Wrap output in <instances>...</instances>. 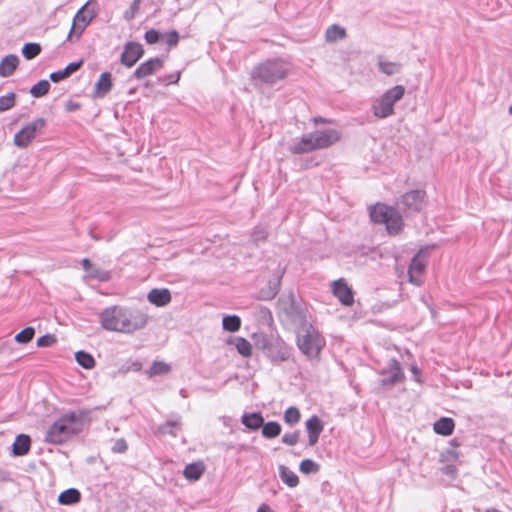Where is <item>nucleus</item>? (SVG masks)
<instances>
[{
	"mask_svg": "<svg viewBox=\"0 0 512 512\" xmlns=\"http://www.w3.org/2000/svg\"><path fill=\"white\" fill-rule=\"evenodd\" d=\"M82 266H83V269L89 274L90 277L96 278V279H98L100 281H106L107 280V277L102 276V275H100L98 273L91 272V269L93 268V264H92V262L89 259H87V258L83 259L82 260Z\"/></svg>",
	"mask_w": 512,
	"mask_h": 512,
	"instance_id": "09e8293b",
	"label": "nucleus"
},
{
	"mask_svg": "<svg viewBox=\"0 0 512 512\" xmlns=\"http://www.w3.org/2000/svg\"><path fill=\"white\" fill-rule=\"evenodd\" d=\"M181 427V417L177 414L171 416L165 423L161 424L157 433L160 435L176 436Z\"/></svg>",
	"mask_w": 512,
	"mask_h": 512,
	"instance_id": "412c9836",
	"label": "nucleus"
},
{
	"mask_svg": "<svg viewBox=\"0 0 512 512\" xmlns=\"http://www.w3.org/2000/svg\"><path fill=\"white\" fill-rule=\"evenodd\" d=\"M345 37H346V30L337 24L330 25L326 29L325 40L327 42L333 43V42H336L337 40L343 39Z\"/></svg>",
	"mask_w": 512,
	"mask_h": 512,
	"instance_id": "7c9ffc66",
	"label": "nucleus"
},
{
	"mask_svg": "<svg viewBox=\"0 0 512 512\" xmlns=\"http://www.w3.org/2000/svg\"><path fill=\"white\" fill-rule=\"evenodd\" d=\"M41 53V46L38 43H26L22 48V54L27 60L34 59Z\"/></svg>",
	"mask_w": 512,
	"mask_h": 512,
	"instance_id": "a19ab883",
	"label": "nucleus"
},
{
	"mask_svg": "<svg viewBox=\"0 0 512 512\" xmlns=\"http://www.w3.org/2000/svg\"><path fill=\"white\" fill-rule=\"evenodd\" d=\"M147 299L151 304H154L157 307H163L171 302V293L166 288H155L148 293Z\"/></svg>",
	"mask_w": 512,
	"mask_h": 512,
	"instance_id": "aec40b11",
	"label": "nucleus"
},
{
	"mask_svg": "<svg viewBox=\"0 0 512 512\" xmlns=\"http://www.w3.org/2000/svg\"><path fill=\"white\" fill-rule=\"evenodd\" d=\"M169 371L170 366L167 363L162 361H154L147 371V375L149 378H152L154 376L167 374Z\"/></svg>",
	"mask_w": 512,
	"mask_h": 512,
	"instance_id": "e433bc0d",
	"label": "nucleus"
},
{
	"mask_svg": "<svg viewBox=\"0 0 512 512\" xmlns=\"http://www.w3.org/2000/svg\"><path fill=\"white\" fill-rule=\"evenodd\" d=\"M340 137V132L335 129L316 130L295 139L288 149L293 154H305L328 148L338 142Z\"/></svg>",
	"mask_w": 512,
	"mask_h": 512,
	"instance_id": "7ed1b4c3",
	"label": "nucleus"
},
{
	"mask_svg": "<svg viewBox=\"0 0 512 512\" xmlns=\"http://www.w3.org/2000/svg\"><path fill=\"white\" fill-rule=\"evenodd\" d=\"M379 70L387 76L398 74L401 71L402 65L398 62H389L380 59L378 62Z\"/></svg>",
	"mask_w": 512,
	"mask_h": 512,
	"instance_id": "473e14b6",
	"label": "nucleus"
},
{
	"mask_svg": "<svg viewBox=\"0 0 512 512\" xmlns=\"http://www.w3.org/2000/svg\"><path fill=\"white\" fill-rule=\"evenodd\" d=\"M444 473L447 475H454L456 473V468L452 465H447L444 467Z\"/></svg>",
	"mask_w": 512,
	"mask_h": 512,
	"instance_id": "bf43d9fd",
	"label": "nucleus"
},
{
	"mask_svg": "<svg viewBox=\"0 0 512 512\" xmlns=\"http://www.w3.org/2000/svg\"><path fill=\"white\" fill-rule=\"evenodd\" d=\"M313 122H314L315 124H319V123H329L330 121H329V120H327V119H325V118H322V117H315V118L313 119Z\"/></svg>",
	"mask_w": 512,
	"mask_h": 512,
	"instance_id": "e2e57ef3",
	"label": "nucleus"
},
{
	"mask_svg": "<svg viewBox=\"0 0 512 512\" xmlns=\"http://www.w3.org/2000/svg\"><path fill=\"white\" fill-rule=\"evenodd\" d=\"M127 448L128 446L126 441L124 439H118L115 441L112 447V451L115 453H124L126 452Z\"/></svg>",
	"mask_w": 512,
	"mask_h": 512,
	"instance_id": "5fc2aeb1",
	"label": "nucleus"
},
{
	"mask_svg": "<svg viewBox=\"0 0 512 512\" xmlns=\"http://www.w3.org/2000/svg\"><path fill=\"white\" fill-rule=\"evenodd\" d=\"M257 512H273L270 507L266 504H262L259 506Z\"/></svg>",
	"mask_w": 512,
	"mask_h": 512,
	"instance_id": "052dcab7",
	"label": "nucleus"
},
{
	"mask_svg": "<svg viewBox=\"0 0 512 512\" xmlns=\"http://www.w3.org/2000/svg\"><path fill=\"white\" fill-rule=\"evenodd\" d=\"M91 272L98 273V274H100V275H102V276H105V277H107V279L109 278V276H108V273H107V272L102 271V270H100V269H97V268H95L94 266H93V268L91 269Z\"/></svg>",
	"mask_w": 512,
	"mask_h": 512,
	"instance_id": "680f3d73",
	"label": "nucleus"
},
{
	"mask_svg": "<svg viewBox=\"0 0 512 512\" xmlns=\"http://www.w3.org/2000/svg\"><path fill=\"white\" fill-rule=\"evenodd\" d=\"M30 447L31 438L26 434H19L12 445V453L15 456H24L29 452Z\"/></svg>",
	"mask_w": 512,
	"mask_h": 512,
	"instance_id": "5701e85b",
	"label": "nucleus"
},
{
	"mask_svg": "<svg viewBox=\"0 0 512 512\" xmlns=\"http://www.w3.org/2000/svg\"><path fill=\"white\" fill-rule=\"evenodd\" d=\"M99 322L107 331L132 334L147 325L148 315L138 308L114 305L99 313Z\"/></svg>",
	"mask_w": 512,
	"mask_h": 512,
	"instance_id": "f257e3e1",
	"label": "nucleus"
},
{
	"mask_svg": "<svg viewBox=\"0 0 512 512\" xmlns=\"http://www.w3.org/2000/svg\"><path fill=\"white\" fill-rule=\"evenodd\" d=\"M203 466L200 463L188 464L184 469V476L188 480H198L203 474Z\"/></svg>",
	"mask_w": 512,
	"mask_h": 512,
	"instance_id": "72a5a7b5",
	"label": "nucleus"
},
{
	"mask_svg": "<svg viewBox=\"0 0 512 512\" xmlns=\"http://www.w3.org/2000/svg\"><path fill=\"white\" fill-rule=\"evenodd\" d=\"M76 362L85 369H92L95 366V360L93 356L85 351H78L75 353Z\"/></svg>",
	"mask_w": 512,
	"mask_h": 512,
	"instance_id": "f704fd0d",
	"label": "nucleus"
},
{
	"mask_svg": "<svg viewBox=\"0 0 512 512\" xmlns=\"http://www.w3.org/2000/svg\"><path fill=\"white\" fill-rule=\"evenodd\" d=\"M241 423L249 430H258L264 424V418L260 412L244 413Z\"/></svg>",
	"mask_w": 512,
	"mask_h": 512,
	"instance_id": "b1692460",
	"label": "nucleus"
},
{
	"mask_svg": "<svg viewBox=\"0 0 512 512\" xmlns=\"http://www.w3.org/2000/svg\"><path fill=\"white\" fill-rule=\"evenodd\" d=\"M237 450L238 451H242V450L243 451H247V450H249V446H247L245 444H240V445L237 446Z\"/></svg>",
	"mask_w": 512,
	"mask_h": 512,
	"instance_id": "0e129e2a",
	"label": "nucleus"
},
{
	"mask_svg": "<svg viewBox=\"0 0 512 512\" xmlns=\"http://www.w3.org/2000/svg\"><path fill=\"white\" fill-rule=\"evenodd\" d=\"M279 476L281 480L291 488L296 487L299 484V478L296 473L285 465L279 466Z\"/></svg>",
	"mask_w": 512,
	"mask_h": 512,
	"instance_id": "c756f323",
	"label": "nucleus"
},
{
	"mask_svg": "<svg viewBox=\"0 0 512 512\" xmlns=\"http://www.w3.org/2000/svg\"><path fill=\"white\" fill-rule=\"evenodd\" d=\"M297 346L309 359H317L325 346V340L311 324H305L297 330Z\"/></svg>",
	"mask_w": 512,
	"mask_h": 512,
	"instance_id": "39448f33",
	"label": "nucleus"
},
{
	"mask_svg": "<svg viewBox=\"0 0 512 512\" xmlns=\"http://www.w3.org/2000/svg\"><path fill=\"white\" fill-rule=\"evenodd\" d=\"M300 411L298 408L292 406L284 412V421L289 425L297 424L300 421Z\"/></svg>",
	"mask_w": 512,
	"mask_h": 512,
	"instance_id": "37998d69",
	"label": "nucleus"
},
{
	"mask_svg": "<svg viewBox=\"0 0 512 512\" xmlns=\"http://www.w3.org/2000/svg\"><path fill=\"white\" fill-rule=\"evenodd\" d=\"M412 372H413L414 374H417V373H418V368H417V367H415V366H414V367H412Z\"/></svg>",
	"mask_w": 512,
	"mask_h": 512,
	"instance_id": "69168bd1",
	"label": "nucleus"
},
{
	"mask_svg": "<svg viewBox=\"0 0 512 512\" xmlns=\"http://www.w3.org/2000/svg\"><path fill=\"white\" fill-rule=\"evenodd\" d=\"M164 38H165V43L169 47H174L178 44L180 37H179V33L176 30H172V31L168 32L167 34H165Z\"/></svg>",
	"mask_w": 512,
	"mask_h": 512,
	"instance_id": "603ef678",
	"label": "nucleus"
},
{
	"mask_svg": "<svg viewBox=\"0 0 512 512\" xmlns=\"http://www.w3.org/2000/svg\"><path fill=\"white\" fill-rule=\"evenodd\" d=\"M258 316L259 319L265 324H269L272 321V314L266 307L260 306L258 308Z\"/></svg>",
	"mask_w": 512,
	"mask_h": 512,
	"instance_id": "864d4df0",
	"label": "nucleus"
},
{
	"mask_svg": "<svg viewBox=\"0 0 512 512\" xmlns=\"http://www.w3.org/2000/svg\"><path fill=\"white\" fill-rule=\"evenodd\" d=\"M15 104V93L9 92L0 97V112H4L12 108Z\"/></svg>",
	"mask_w": 512,
	"mask_h": 512,
	"instance_id": "a18cd8bd",
	"label": "nucleus"
},
{
	"mask_svg": "<svg viewBox=\"0 0 512 512\" xmlns=\"http://www.w3.org/2000/svg\"><path fill=\"white\" fill-rule=\"evenodd\" d=\"M273 335H267L264 333H254L252 338L256 348L262 350L264 353L267 350L270 342L272 341Z\"/></svg>",
	"mask_w": 512,
	"mask_h": 512,
	"instance_id": "ea45409f",
	"label": "nucleus"
},
{
	"mask_svg": "<svg viewBox=\"0 0 512 512\" xmlns=\"http://www.w3.org/2000/svg\"><path fill=\"white\" fill-rule=\"evenodd\" d=\"M163 66L164 62L161 58H150L138 66V68L134 71L132 77L138 80L143 79L145 77L155 74L157 71L162 69Z\"/></svg>",
	"mask_w": 512,
	"mask_h": 512,
	"instance_id": "4468645a",
	"label": "nucleus"
},
{
	"mask_svg": "<svg viewBox=\"0 0 512 512\" xmlns=\"http://www.w3.org/2000/svg\"><path fill=\"white\" fill-rule=\"evenodd\" d=\"M140 0H134L130 6V14L129 11L125 13L126 19H132L134 16V12L139 9Z\"/></svg>",
	"mask_w": 512,
	"mask_h": 512,
	"instance_id": "4d7b16f0",
	"label": "nucleus"
},
{
	"mask_svg": "<svg viewBox=\"0 0 512 512\" xmlns=\"http://www.w3.org/2000/svg\"><path fill=\"white\" fill-rule=\"evenodd\" d=\"M87 5L88 3L81 7L75 15L67 37L69 41L78 40L85 28L96 15L94 11H90L87 8Z\"/></svg>",
	"mask_w": 512,
	"mask_h": 512,
	"instance_id": "1a4fd4ad",
	"label": "nucleus"
},
{
	"mask_svg": "<svg viewBox=\"0 0 512 512\" xmlns=\"http://www.w3.org/2000/svg\"><path fill=\"white\" fill-rule=\"evenodd\" d=\"M180 80V72H175L169 75H166L163 79L165 84H176Z\"/></svg>",
	"mask_w": 512,
	"mask_h": 512,
	"instance_id": "6e6d98bb",
	"label": "nucleus"
},
{
	"mask_svg": "<svg viewBox=\"0 0 512 512\" xmlns=\"http://www.w3.org/2000/svg\"><path fill=\"white\" fill-rule=\"evenodd\" d=\"M81 493L76 488H68L60 493L58 502L62 505H73L80 501Z\"/></svg>",
	"mask_w": 512,
	"mask_h": 512,
	"instance_id": "c85d7f7f",
	"label": "nucleus"
},
{
	"mask_svg": "<svg viewBox=\"0 0 512 512\" xmlns=\"http://www.w3.org/2000/svg\"><path fill=\"white\" fill-rule=\"evenodd\" d=\"M288 72L289 66L282 59H268L253 68L251 78L260 84L271 86L285 79Z\"/></svg>",
	"mask_w": 512,
	"mask_h": 512,
	"instance_id": "20e7f679",
	"label": "nucleus"
},
{
	"mask_svg": "<svg viewBox=\"0 0 512 512\" xmlns=\"http://www.w3.org/2000/svg\"><path fill=\"white\" fill-rule=\"evenodd\" d=\"M46 125V121L43 118H37L31 123L25 125L20 131L14 136V144L18 148H26L32 140L36 137Z\"/></svg>",
	"mask_w": 512,
	"mask_h": 512,
	"instance_id": "6e6552de",
	"label": "nucleus"
},
{
	"mask_svg": "<svg viewBox=\"0 0 512 512\" xmlns=\"http://www.w3.org/2000/svg\"><path fill=\"white\" fill-rule=\"evenodd\" d=\"M424 269L425 263L420 258V254H417L413 257L408 269L409 281L412 284L419 286L422 283L421 275L424 272Z\"/></svg>",
	"mask_w": 512,
	"mask_h": 512,
	"instance_id": "a211bd4d",
	"label": "nucleus"
},
{
	"mask_svg": "<svg viewBox=\"0 0 512 512\" xmlns=\"http://www.w3.org/2000/svg\"><path fill=\"white\" fill-rule=\"evenodd\" d=\"M299 469L304 474L316 473L319 471V464L311 459L301 461Z\"/></svg>",
	"mask_w": 512,
	"mask_h": 512,
	"instance_id": "c03bdc74",
	"label": "nucleus"
},
{
	"mask_svg": "<svg viewBox=\"0 0 512 512\" xmlns=\"http://www.w3.org/2000/svg\"><path fill=\"white\" fill-rule=\"evenodd\" d=\"M380 375L382 376L380 379L382 386L394 385L404 379L401 364L396 359L389 360L387 367L380 372Z\"/></svg>",
	"mask_w": 512,
	"mask_h": 512,
	"instance_id": "f8f14e48",
	"label": "nucleus"
},
{
	"mask_svg": "<svg viewBox=\"0 0 512 512\" xmlns=\"http://www.w3.org/2000/svg\"><path fill=\"white\" fill-rule=\"evenodd\" d=\"M446 454H447V459L452 460V461H456L459 457L458 452L453 449L447 450Z\"/></svg>",
	"mask_w": 512,
	"mask_h": 512,
	"instance_id": "13d9d810",
	"label": "nucleus"
},
{
	"mask_svg": "<svg viewBox=\"0 0 512 512\" xmlns=\"http://www.w3.org/2000/svg\"><path fill=\"white\" fill-rule=\"evenodd\" d=\"M143 55V46L138 42L130 41L124 45V49L120 57V62L124 66L130 68L134 66Z\"/></svg>",
	"mask_w": 512,
	"mask_h": 512,
	"instance_id": "ddd939ff",
	"label": "nucleus"
},
{
	"mask_svg": "<svg viewBox=\"0 0 512 512\" xmlns=\"http://www.w3.org/2000/svg\"><path fill=\"white\" fill-rule=\"evenodd\" d=\"M299 435H300L299 431L285 433L282 436V442L286 445L293 446V445L297 444V442L299 440Z\"/></svg>",
	"mask_w": 512,
	"mask_h": 512,
	"instance_id": "3c124183",
	"label": "nucleus"
},
{
	"mask_svg": "<svg viewBox=\"0 0 512 512\" xmlns=\"http://www.w3.org/2000/svg\"><path fill=\"white\" fill-rule=\"evenodd\" d=\"M332 291L343 305L350 306L353 304V292L344 279L335 280L332 284Z\"/></svg>",
	"mask_w": 512,
	"mask_h": 512,
	"instance_id": "dca6fc26",
	"label": "nucleus"
},
{
	"mask_svg": "<svg viewBox=\"0 0 512 512\" xmlns=\"http://www.w3.org/2000/svg\"><path fill=\"white\" fill-rule=\"evenodd\" d=\"M19 64L17 55H6L0 62V76L8 77L14 73Z\"/></svg>",
	"mask_w": 512,
	"mask_h": 512,
	"instance_id": "393cba45",
	"label": "nucleus"
},
{
	"mask_svg": "<svg viewBox=\"0 0 512 512\" xmlns=\"http://www.w3.org/2000/svg\"><path fill=\"white\" fill-rule=\"evenodd\" d=\"M34 335V328L28 326L15 335V341L20 344H27L33 339Z\"/></svg>",
	"mask_w": 512,
	"mask_h": 512,
	"instance_id": "79ce46f5",
	"label": "nucleus"
},
{
	"mask_svg": "<svg viewBox=\"0 0 512 512\" xmlns=\"http://www.w3.org/2000/svg\"><path fill=\"white\" fill-rule=\"evenodd\" d=\"M392 209V207L380 203L372 206L369 211L371 221L377 224H385Z\"/></svg>",
	"mask_w": 512,
	"mask_h": 512,
	"instance_id": "4be33fe9",
	"label": "nucleus"
},
{
	"mask_svg": "<svg viewBox=\"0 0 512 512\" xmlns=\"http://www.w3.org/2000/svg\"><path fill=\"white\" fill-rule=\"evenodd\" d=\"M223 329L229 332H236L241 327V319L237 315H227L222 320Z\"/></svg>",
	"mask_w": 512,
	"mask_h": 512,
	"instance_id": "c9c22d12",
	"label": "nucleus"
},
{
	"mask_svg": "<svg viewBox=\"0 0 512 512\" xmlns=\"http://www.w3.org/2000/svg\"><path fill=\"white\" fill-rule=\"evenodd\" d=\"M278 314L282 321L294 327L300 328L307 324L306 310L293 294L279 299Z\"/></svg>",
	"mask_w": 512,
	"mask_h": 512,
	"instance_id": "423d86ee",
	"label": "nucleus"
},
{
	"mask_svg": "<svg viewBox=\"0 0 512 512\" xmlns=\"http://www.w3.org/2000/svg\"><path fill=\"white\" fill-rule=\"evenodd\" d=\"M162 36L163 35L158 30L150 29L145 32L144 39L148 44L152 45L158 43Z\"/></svg>",
	"mask_w": 512,
	"mask_h": 512,
	"instance_id": "de8ad7c7",
	"label": "nucleus"
},
{
	"mask_svg": "<svg viewBox=\"0 0 512 512\" xmlns=\"http://www.w3.org/2000/svg\"><path fill=\"white\" fill-rule=\"evenodd\" d=\"M83 64V61L80 60L78 62H72L68 64L63 70L52 72L49 76L50 80L54 83H57L67 77H69L72 73L76 72Z\"/></svg>",
	"mask_w": 512,
	"mask_h": 512,
	"instance_id": "bb28decb",
	"label": "nucleus"
},
{
	"mask_svg": "<svg viewBox=\"0 0 512 512\" xmlns=\"http://www.w3.org/2000/svg\"><path fill=\"white\" fill-rule=\"evenodd\" d=\"M284 273V270L278 268L273 278L270 279L267 285L260 289L259 291V299L261 300H271L273 299L279 292L281 286V278Z\"/></svg>",
	"mask_w": 512,
	"mask_h": 512,
	"instance_id": "2eb2a0df",
	"label": "nucleus"
},
{
	"mask_svg": "<svg viewBox=\"0 0 512 512\" xmlns=\"http://www.w3.org/2000/svg\"><path fill=\"white\" fill-rule=\"evenodd\" d=\"M268 236V231L265 227L257 226L254 228L252 234H251V240L254 243H259L261 241H264Z\"/></svg>",
	"mask_w": 512,
	"mask_h": 512,
	"instance_id": "49530a36",
	"label": "nucleus"
},
{
	"mask_svg": "<svg viewBox=\"0 0 512 512\" xmlns=\"http://www.w3.org/2000/svg\"><path fill=\"white\" fill-rule=\"evenodd\" d=\"M84 411H70L61 415L48 428L45 441L52 444H62L82 431Z\"/></svg>",
	"mask_w": 512,
	"mask_h": 512,
	"instance_id": "f03ea898",
	"label": "nucleus"
},
{
	"mask_svg": "<svg viewBox=\"0 0 512 512\" xmlns=\"http://www.w3.org/2000/svg\"><path fill=\"white\" fill-rule=\"evenodd\" d=\"M405 88L402 85H396L388 89L374 104L373 114L378 118H386L393 114L394 104L402 99Z\"/></svg>",
	"mask_w": 512,
	"mask_h": 512,
	"instance_id": "0eeeda50",
	"label": "nucleus"
},
{
	"mask_svg": "<svg viewBox=\"0 0 512 512\" xmlns=\"http://www.w3.org/2000/svg\"><path fill=\"white\" fill-rule=\"evenodd\" d=\"M425 192L423 190H412L402 195L399 207L407 213L419 212L424 203Z\"/></svg>",
	"mask_w": 512,
	"mask_h": 512,
	"instance_id": "9b49d317",
	"label": "nucleus"
},
{
	"mask_svg": "<svg viewBox=\"0 0 512 512\" xmlns=\"http://www.w3.org/2000/svg\"><path fill=\"white\" fill-rule=\"evenodd\" d=\"M305 427L308 432V444L310 446H314L318 442L319 436L323 431V422L318 416L313 415L305 422Z\"/></svg>",
	"mask_w": 512,
	"mask_h": 512,
	"instance_id": "f3484780",
	"label": "nucleus"
},
{
	"mask_svg": "<svg viewBox=\"0 0 512 512\" xmlns=\"http://www.w3.org/2000/svg\"><path fill=\"white\" fill-rule=\"evenodd\" d=\"M385 226L390 235H397L402 230L403 220L396 209H392L387 221L385 222Z\"/></svg>",
	"mask_w": 512,
	"mask_h": 512,
	"instance_id": "a878e982",
	"label": "nucleus"
},
{
	"mask_svg": "<svg viewBox=\"0 0 512 512\" xmlns=\"http://www.w3.org/2000/svg\"><path fill=\"white\" fill-rule=\"evenodd\" d=\"M264 354L273 362H284L289 359L291 348L280 337L274 336Z\"/></svg>",
	"mask_w": 512,
	"mask_h": 512,
	"instance_id": "9d476101",
	"label": "nucleus"
},
{
	"mask_svg": "<svg viewBox=\"0 0 512 512\" xmlns=\"http://www.w3.org/2000/svg\"><path fill=\"white\" fill-rule=\"evenodd\" d=\"M56 342V338L54 335L46 334L37 339L38 347H50Z\"/></svg>",
	"mask_w": 512,
	"mask_h": 512,
	"instance_id": "8fccbe9b",
	"label": "nucleus"
},
{
	"mask_svg": "<svg viewBox=\"0 0 512 512\" xmlns=\"http://www.w3.org/2000/svg\"><path fill=\"white\" fill-rule=\"evenodd\" d=\"M50 87L49 81L43 79L30 88V93L33 97L40 98L48 93Z\"/></svg>",
	"mask_w": 512,
	"mask_h": 512,
	"instance_id": "4c0bfd02",
	"label": "nucleus"
},
{
	"mask_svg": "<svg viewBox=\"0 0 512 512\" xmlns=\"http://www.w3.org/2000/svg\"><path fill=\"white\" fill-rule=\"evenodd\" d=\"M112 76L110 72H103L95 84L93 95L95 98H103L112 89Z\"/></svg>",
	"mask_w": 512,
	"mask_h": 512,
	"instance_id": "6ab92c4d",
	"label": "nucleus"
},
{
	"mask_svg": "<svg viewBox=\"0 0 512 512\" xmlns=\"http://www.w3.org/2000/svg\"><path fill=\"white\" fill-rule=\"evenodd\" d=\"M454 427V420L449 417H441L433 425L434 432L442 436L451 435L454 431Z\"/></svg>",
	"mask_w": 512,
	"mask_h": 512,
	"instance_id": "cd10ccee",
	"label": "nucleus"
},
{
	"mask_svg": "<svg viewBox=\"0 0 512 512\" xmlns=\"http://www.w3.org/2000/svg\"><path fill=\"white\" fill-rule=\"evenodd\" d=\"M485 512H501V511H499V510H497V509H488V510H486Z\"/></svg>",
	"mask_w": 512,
	"mask_h": 512,
	"instance_id": "338daca9",
	"label": "nucleus"
},
{
	"mask_svg": "<svg viewBox=\"0 0 512 512\" xmlns=\"http://www.w3.org/2000/svg\"><path fill=\"white\" fill-rule=\"evenodd\" d=\"M235 347L240 355L243 357H249L252 354V345L248 340L242 337H236L234 339Z\"/></svg>",
	"mask_w": 512,
	"mask_h": 512,
	"instance_id": "58836bf2",
	"label": "nucleus"
},
{
	"mask_svg": "<svg viewBox=\"0 0 512 512\" xmlns=\"http://www.w3.org/2000/svg\"><path fill=\"white\" fill-rule=\"evenodd\" d=\"M262 435L267 439H272L280 435L281 425L275 421H269L262 426Z\"/></svg>",
	"mask_w": 512,
	"mask_h": 512,
	"instance_id": "2f4dec72",
	"label": "nucleus"
}]
</instances>
